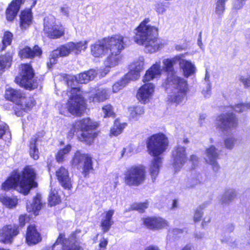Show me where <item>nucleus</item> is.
I'll return each mask as SVG.
<instances>
[{"label": "nucleus", "instance_id": "obj_1", "mask_svg": "<svg viewBox=\"0 0 250 250\" xmlns=\"http://www.w3.org/2000/svg\"><path fill=\"white\" fill-rule=\"evenodd\" d=\"M149 18L145 19L135 29L134 42L139 45L145 46V51L153 53L158 51L161 47L162 43L157 38L158 28L148 24Z\"/></svg>", "mask_w": 250, "mask_h": 250}, {"label": "nucleus", "instance_id": "obj_2", "mask_svg": "<svg viewBox=\"0 0 250 250\" xmlns=\"http://www.w3.org/2000/svg\"><path fill=\"white\" fill-rule=\"evenodd\" d=\"M35 178L34 169L30 166H27L24 168L21 175L17 171H13L2 184L1 189L6 191L14 188L20 193L27 195L32 188L37 187Z\"/></svg>", "mask_w": 250, "mask_h": 250}, {"label": "nucleus", "instance_id": "obj_3", "mask_svg": "<svg viewBox=\"0 0 250 250\" xmlns=\"http://www.w3.org/2000/svg\"><path fill=\"white\" fill-rule=\"evenodd\" d=\"M146 145L148 153L154 156L149 169L152 181L154 182L159 172V168L162 164V158L159 156L167 150L168 140L164 134L157 133L147 139Z\"/></svg>", "mask_w": 250, "mask_h": 250}, {"label": "nucleus", "instance_id": "obj_4", "mask_svg": "<svg viewBox=\"0 0 250 250\" xmlns=\"http://www.w3.org/2000/svg\"><path fill=\"white\" fill-rule=\"evenodd\" d=\"M167 85L168 100L176 104L181 103L188 91V81L176 74H171L167 78Z\"/></svg>", "mask_w": 250, "mask_h": 250}, {"label": "nucleus", "instance_id": "obj_5", "mask_svg": "<svg viewBox=\"0 0 250 250\" xmlns=\"http://www.w3.org/2000/svg\"><path fill=\"white\" fill-rule=\"evenodd\" d=\"M6 99L15 103L16 109L24 111L30 110L35 104L33 98L25 97L21 90L15 89L11 87L6 88L5 92Z\"/></svg>", "mask_w": 250, "mask_h": 250}, {"label": "nucleus", "instance_id": "obj_6", "mask_svg": "<svg viewBox=\"0 0 250 250\" xmlns=\"http://www.w3.org/2000/svg\"><path fill=\"white\" fill-rule=\"evenodd\" d=\"M98 124L93 122L90 118H86L76 121L73 126L74 131L76 130L82 131L80 140L87 144H90L93 139L97 136V133L94 131L98 127Z\"/></svg>", "mask_w": 250, "mask_h": 250}, {"label": "nucleus", "instance_id": "obj_7", "mask_svg": "<svg viewBox=\"0 0 250 250\" xmlns=\"http://www.w3.org/2000/svg\"><path fill=\"white\" fill-rule=\"evenodd\" d=\"M144 60L143 57H139L138 60L134 61L130 64L129 72L113 85L112 90L114 93H116L123 88L130 81L139 79L140 72L143 69Z\"/></svg>", "mask_w": 250, "mask_h": 250}, {"label": "nucleus", "instance_id": "obj_8", "mask_svg": "<svg viewBox=\"0 0 250 250\" xmlns=\"http://www.w3.org/2000/svg\"><path fill=\"white\" fill-rule=\"evenodd\" d=\"M87 47V42L81 41L78 42H70L61 46L56 50H54L51 54L50 62L51 64L56 63V58L59 57L67 56L71 52L78 55L82 50L84 51Z\"/></svg>", "mask_w": 250, "mask_h": 250}, {"label": "nucleus", "instance_id": "obj_9", "mask_svg": "<svg viewBox=\"0 0 250 250\" xmlns=\"http://www.w3.org/2000/svg\"><path fill=\"white\" fill-rule=\"evenodd\" d=\"M146 178L145 167L142 166H133L128 168L125 174V183L129 186H139L142 184Z\"/></svg>", "mask_w": 250, "mask_h": 250}, {"label": "nucleus", "instance_id": "obj_10", "mask_svg": "<svg viewBox=\"0 0 250 250\" xmlns=\"http://www.w3.org/2000/svg\"><path fill=\"white\" fill-rule=\"evenodd\" d=\"M21 69V77L16 78L17 83L30 90L37 87L38 84L34 79V72L32 66L29 64H22Z\"/></svg>", "mask_w": 250, "mask_h": 250}, {"label": "nucleus", "instance_id": "obj_11", "mask_svg": "<svg viewBox=\"0 0 250 250\" xmlns=\"http://www.w3.org/2000/svg\"><path fill=\"white\" fill-rule=\"evenodd\" d=\"M71 96L67 103V108L72 114L78 115L84 107V102L82 97V92L79 87H72L70 91Z\"/></svg>", "mask_w": 250, "mask_h": 250}, {"label": "nucleus", "instance_id": "obj_12", "mask_svg": "<svg viewBox=\"0 0 250 250\" xmlns=\"http://www.w3.org/2000/svg\"><path fill=\"white\" fill-rule=\"evenodd\" d=\"M216 128L223 133L235 128L238 125V120L233 113H222L216 118Z\"/></svg>", "mask_w": 250, "mask_h": 250}, {"label": "nucleus", "instance_id": "obj_13", "mask_svg": "<svg viewBox=\"0 0 250 250\" xmlns=\"http://www.w3.org/2000/svg\"><path fill=\"white\" fill-rule=\"evenodd\" d=\"M72 164L77 168H83V174L85 177L88 175L90 170L93 169L92 158L88 154H82L77 151L72 160Z\"/></svg>", "mask_w": 250, "mask_h": 250}, {"label": "nucleus", "instance_id": "obj_14", "mask_svg": "<svg viewBox=\"0 0 250 250\" xmlns=\"http://www.w3.org/2000/svg\"><path fill=\"white\" fill-rule=\"evenodd\" d=\"M44 31L51 39L59 38L64 33L62 28L55 24V18L51 15L44 19Z\"/></svg>", "mask_w": 250, "mask_h": 250}, {"label": "nucleus", "instance_id": "obj_15", "mask_svg": "<svg viewBox=\"0 0 250 250\" xmlns=\"http://www.w3.org/2000/svg\"><path fill=\"white\" fill-rule=\"evenodd\" d=\"M107 51L114 53H121L125 46V38L121 35H116L111 37L104 38Z\"/></svg>", "mask_w": 250, "mask_h": 250}, {"label": "nucleus", "instance_id": "obj_16", "mask_svg": "<svg viewBox=\"0 0 250 250\" xmlns=\"http://www.w3.org/2000/svg\"><path fill=\"white\" fill-rule=\"evenodd\" d=\"M173 165L176 170H179L187 161L186 148L180 146L175 147L172 152Z\"/></svg>", "mask_w": 250, "mask_h": 250}, {"label": "nucleus", "instance_id": "obj_17", "mask_svg": "<svg viewBox=\"0 0 250 250\" xmlns=\"http://www.w3.org/2000/svg\"><path fill=\"white\" fill-rule=\"evenodd\" d=\"M19 227L17 225H7L0 229V241L4 243H10L14 237L19 233Z\"/></svg>", "mask_w": 250, "mask_h": 250}, {"label": "nucleus", "instance_id": "obj_18", "mask_svg": "<svg viewBox=\"0 0 250 250\" xmlns=\"http://www.w3.org/2000/svg\"><path fill=\"white\" fill-rule=\"evenodd\" d=\"M154 85L152 83L144 84L138 90L137 97L142 103H145L149 101L154 92Z\"/></svg>", "mask_w": 250, "mask_h": 250}, {"label": "nucleus", "instance_id": "obj_19", "mask_svg": "<svg viewBox=\"0 0 250 250\" xmlns=\"http://www.w3.org/2000/svg\"><path fill=\"white\" fill-rule=\"evenodd\" d=\"M62 234L63 235V238L60 244H62V250H83L77 240L75 232H73L67 239L64 238V234Z\"/></svg>", "mask_w": 250, "mask_h": 250}, {"label": "nucleus", "instance_id": "obj_20", "mask_svg": "<svg viewBox=\"0 0 250 250\" xmlns=\"http://www.w3.org/2000/svg\"><path fill=\"white\" fill-rule=\"evenodd\" d=\"M219 152L217 148L213 146L206 150V161L212 166L213 170L216 172L220 169V166L216 160L219 157Z\"/></svg>", "mask_w": 250, "mask_h": 250}, {"label": "nucleus", "instance_id": "obj_21", "mask_svg": "<svg viewBox=\"0 0 250 250\" xmlns=\"http://www.w3.org/2000/svg\"><path fill=\"white\" fill-rule=\"evenodd\" d=\"M25 0H12L9 4L5 12L6 18L8 21H12L17 16L21 6Z\"/></svg>", "mask_w": 250, "mask_h": 250}, {"label": "nucleus", "instance_id": "obj_22", "mask_svg": "<svg viewBox=\"0 0 250 250\" xmlns=\"http://www.w3.org/2000/svg\"><path fill=\"white\" fill-rule=\"evenodd\" d=\"M179 65L183 76L186 78H188L196 72V68L194 64L190 61L182 58L181 55L180 57Z\"/></svg>", "mask_w": 250, "mask_h": 250}, {"label": "nucleus", "instance_id": "obj_23", "mask_svg": "<svg viewBox=\"0 0 250 250\" xmlns=\"http://www.w3.org/2000/svg\"><path fill=\"white\" fill-rule=\"evenodd\" d=\"M90 49L91 55L95 58L102 57L108 52L104 39L92 44Z\"/></svg>", "mask_w": 250, "mask_h": 250}, {"label": "nucleus", "instance_id": "obj_24", "mask_svg": "<svg viewBox=\"0 0 250 250\" xmlns=\"http://www.w3.org/2000/svg\"><path fill=\"white\" fill-rule=\"evenodd\" d=\"M144 225L149 229H158L167 226L166 221L160 217H147L144 219Z\"/></svg>", "mask_w": 250, "mask_h": 250}, {"label": "nucleus", "instance_id": "obj_25", "mask_svg": "<svg viewBox=\"0 0 250 250\" xmlns=\"http://www.w3.org/2000/svg\"><path fill=\"white\" fill-rule=\"evenodd\" d=\"M56 176L61 185L65 189H70L72 187L68 170L63 167L56 171Z\"/></svg>", "mask_w": 250, "mask_h": 250}, {"label": "nucleus", "instance_id": "obj_26", "mask_svg": "<svg viewBox=\"0 0 250 250\" xmlns=\"http://www.w3.org/2000/svg\"><path fill=\"white\" fill-rule=\"evenodd\" d=\"M42 238L34 225H30L27 229L26 241L29 245H35L40 242Z\"/></svg>", "mask_w": 250, "mask_h": 250}, {"label": "nucleus", "instance_id": "obj_27", "mask_svg": "<svg viewBox=\"0 0 250 250\" xmlns=\"http://www.w3.org/2000/svg\"><path fill=\"white\" fill-rule=\"evenodd\" d=\"M44 135L43 131L38 132L35 135L33 136L30 142L29 153L32 158L34 160H37L39 158V150L37 147V143L41 141V139Z\"/></svg>", "mask_w": 250, "mask_h": 250}, {"label": "nucleus", "instance_id": "obj_28", "mask_svg": "<svg viewBox=\"0 0 250 250\" xmlns=\"http://www.w3.org/2000/svg\"><path fill=\"white\" fill-rule=\"evenodd\" d=\"M160 62H156L149 69H148L144 77V83L148 82L155 78H157L161 74Z\"/></svg>", "mask_w": 250, "mask_h": 250}, {"label": "nucleus", "instance_id": "obj_29", "mask_svg": "<svg viewBox=\"0 0 250 250\" xmlns=\"http://www.w3.org/2000/svg\"><path fill=\"white\" fill-rule=\"evenodd\" d=\"M32 14L31 8L21 11L20 14V27L25 30L30 26L32 21Z\"/></svg>", "mask_w": 250, "mask_h": 250}, {"label": "nucleus", "instance_id": "obj_30", "mask_svg": "<svg viewBox=\"0 0 250 250\" xmlns=\"http://www.w3.org/2000/svg\"><path fill=\"white\" fill-rule=\"evenodd\" d=\"M19 54L22 58H32L41 56L42 50L38 45L34 46L33 49L27 46L21 50Z\"/></svg>", "mask_w": 250, "mask_h": 250}, {"label": "nucleus", "instance_id": "obj_31", "mask_svg": "<svg viewBox=\"0 0 250 250\" xmlns=\"http://www.w3.org/2000/svg\"><path fill=\"white\" fill-rule=\"evenodd\" d=\"M109 97V92L106 89H99L95 94H92L89 97V102H103Z\"/></svg>", "mask_w": 250, "mask_h": 250}, {"label": "nucleus", "instance_id": "obj_32", "mask_svg": "<svg viewBox=\"0 0 250 250\" xmlns=\"http://www.w3.org/2000/svg\"><path fill=\"white\" fill-rule=\"evenodd\" d=\"M42 203L41 202V195L37 194L33 199L32 203H27V210L29 212H33L35 215L38 214V211L42 208Z\"/></svg>", "mask_w": 250, "mask_h": 250}, {"label": "nucleus", "instance_id": "obj_33", "mask_svg": "<svg viewBox=\"0 0 250 250\" xmlns=\"http://www.w3.org/2000/svg\"><path fill=\"white\" fill-rule=\"evenodd\" d=\"M180 55H178L172 59H166L163 61L165 71L167 72V77L171 74L173 75L176 74L173 67V65L177 62H179Z\"/></svg>", "mask_w": 250, "mask_h": 250}, {"label": "nucleus", "instance_id": "obj_34", "mask_svg": "<svg viewBox=\"0 0 250 250\" xmlns=\"http://www.w3.org/2000/svg\"><path fill=\"white\" fill-rule=\"evenodd\" d=\"M96 75V71L94 69H90L80 74L75 78V80L79 83H86L93 80Z\"/></svg>", "mask_w": 250, "mask_h": 250}, {"label": "nucleus", "instance_id": "obj_35", "mask_svg": "<svg viewBox=\"0 0 250 250\" xmlns=\"http://www.w3.org/2000/svg\"><path fill=\"white\" fill-rule=\"evenodd\" d=\"M114 213V210H109L106 211L104 218L101 221V226L104 233H106L110 229L113 224L112 217Z\"/></svg>", "mask_w": 250, "mask_h": 250}, {"label": "nucleus", "instance_id": "obj_36", "mask_svg": "<svg viewBox=\"0 0 250 250\" xmlns=\"http://www.w3.org/2000/svg\"><path fill=\"white\" fill-rule=\"evenodd\" d=\"M12 61V56L10 52L0 56V75L10 67Z\"/></svg>", "mask_w": 250, "mask_h": 250}, {"label": "nucleus", "instance_id": "obj_37", "mask_svg": "<svg viewBox=\"0 0 250 250\" xmlns=\"http://www.w3.org/2000/svg\"><path fill=\"white\" fill-rule=\"evenodd\" d=\"M120 53L110 52L104 61V64L106 67L110 68L117 65L121 60Z\"/></svg>", "mask_w": 250, "mask_h": 250}, {"label": "nucleus", "instance_id": "obj_38", "mask_svg": "<svg viewBox=\"0 0 250 250\" xmlns=\"http://www.w3.org/2000/svg\"><path fill=\"white\" fill-rule=\"evenodd\" d=\"M237 196L236 191L233 188L226 189L221 195L220 200L222 204H229Z\"/></svg>", "mask_w": 250, "mask_h": 250}, {"label": "nucleus", "instance_id": "obj_39", "mask_svg": "<svg viewBox=\"0 0 250 250\" xmlns=\"http://www.w3.org/2000/svg\"><path fill=\"white\" fill-rule=\"evenodd\" d=\"M0 202L6 207L11 208L16 206L18 203L15 197H9L5 195L0 196Z\"/></svg>", "mask_w": 250, "mask_h": 250}, {"label": "nucleus", "instance_id": "obj_40", "mask_svg": "<svg viewBox=\"0 0 250 250\" xmlns=\"http://www.w3.org/2000/svg\"><path fill=\"white\" fill-rule=\"evenodd\" d=\"M229 0H217L215 13L219 18H222L226 9V3Z\"/></svg>", "mask_w": 250, "mask_h": 250}, {"label": "nucleus", "instance_id": "obj_41", "mask_svg": "<svg viewBox=\"0 0 250 250\" xmlns=\"http://www.w3.org/2000/svg\"><path fill=\"white\" fill-rule=\"evenodd\" d=\"M126 125V123L121 124L118 120H115L114 125L110 130L111 135L116 136L121 134Z\"/></svg>", "mask_w": 250, "mask_h": 250}, {"label": "nucleus", "instance_id": "obj_42", "mask_svg": "<svg viewBox=\"0 0 250 250\" xmlns=\"http://www.w3.org/2000/svg\"><path fill=\"white\" fill-rule=\"evenodd\" d=\"M71 149V146L67 145L64 148L60 150L56 155V160L59 163H62L63 161L65 155L68 154Z\"/></svg>", "mask_w": 250, "mask_h": 250}, {"label": "nucleus", "instance_id": "obj_43", "mask_svg": "<svg viewBox=\"0 0 250 250\" xmlns=\"http://www.w3.org/2000/svg\"><path fill=\"white\" fill-rule=\"evenodd\" d=\"M237 142V138L233 136L227 137L224 139V145L225 147L229 150L233 148L235 144Z\"/></svg>", "mask_w": 250, "mask_h": 250}, {"label": "nucleus", "instance_id": "obj_44", "mask_svg": "<svg viewBox=\"0 0 250 250\" xmlns=\"http://www.w3.org/2000/svg\"><path fill=\"white\" fill-rule=\"evenodd\" d=\"M49 205L51 207L58 204L61 202L60 196L58 195L57 192L52 191L50 194L49 199Z\"/></svg>", "mask_w": 250, "mask_h": 250}, {"label": "nucleus", "instance_id": "obj_45", "mask_svg": "<svg viewBox=\"0 0 250 250\" xmlns=\"http://www.w3.org/2000/svg\"><path fill=\"white\" fill-rule=\"evenodd\" d=\"M13 35L10 32H5L2 39V46L0 49L2 51L5 49L6 46L10 45L12 39Z\"/></svg>", "mask_w": 250, "mask_h": 250}, {"label": "nucleus", "instance_id": "obj_46", "mask_svg": "<svg viewBox=\"0 0 250 250\" xmlns=\"http://www.w3.org/2000/svg\"><path fill=\"white\" fill-rule=\"evenodd\" d=\"M206 207V204L200 205L195 211L194 214V221L195 222L200 221L202 217L203 212V209Z\"/></svg>", "mask_w": 250, "mask_h": 250}, {"label": "nucleus", "instance_id": "obj_47", "mask_svg": "<svg viewBox=\"0 0 250 250\" xmlns=\"http://www.w3.org/2000/svg\"><path fill=\"white\" fill-rule=\"evenodd\" d=\"M148 204L147 202L144 203H140L134 204L132 205L131 208L133 210H136L140 213L144 212L145 210L148 208Z\"/></svg>", "mask_w": 250, "mask_h": 250}, {"label": "nucleus", "instance_id": "obj_48", "mask_svg": "<svg viewBox=\"0 0 250 250\" xmlns=\"http://www.w3.org/2000/svg\"><path fill=\"white\" fill-rule=\"evenodd\" d=\"M169 2H159L155 5V10L158 14H163L168 7Z\"/></svg>", "mask_w": 250, "mask_h": 250}, {"label": "nucleus", "instance_id": "obj_49", "mask_svg": "<svg viewBox=\"0 0 250 250\" xmlns=\"http://www.w3.org/2000/svg\"><path fill=\"white\" fill-rule=\"evenodd\" d=\"M233 109L236 112H242L246 111L248 109H250V103H240L234 105Z\"/></svg>", "mask_w": 250, "mask_h": 250}, {"label": "nucleus", "instance_id": "obj_50", "mask_svg": "<svg viewBox=\"0 0 250 250\" xmlns=\"http://www.w3.org/2000/svg\"><path fill=\"white\" fill-rule=\"evenodd\" d=\"M103 111L104 113V117H107L114 115L113 108L110 104H106L102 107Z\"/></svg>", "mask_w": 250, "mask_h": 250}, {"label": "nucleus", "instance_id": "obj_51", "mask_svg": "<svg viewBox=\"0 0 250 250\" xmlns=\"http://www.w3.org/2000/svg\"><path fill=\"white\" fill-rule=\"evenodd\" d=\"M63 238V235L62 234H60L59 237L56 240L55 243L52 246H46L43 248L41 250H55V248L56 246L58 245H59L60 243L62 241V239Z\"/></svg>", "mask_w": 250, "mask_h": 250}, {"label": "nucleus", "instance_id": "obj_52", "mask_svg": "<svg viewBox=\"0 0 250 250\" xmlns=\"http://www.w3.org/2000/svg\"><path fill=\"white\" fill-rule=\"evenodd\" d=\"M248 0H234L232 4V8L235 10H239L243 7L246 1Z\"/></svg>", "mask_w": 250, "mask_h": 250}, {"label": "nucleus", "instance_id": "obj_53", "mask_svg": "<svg viewBox=\"0 0 250 250\" xmlns=\"http://www.w3.org/2000/svg\"><path fill=\"white\" fill-rule=\"evenodd\" d=\"M200 183L201 181L199 178H193L188 181L186 186L188 188H195Z\"/></svg>", "mask_w": 250, "mask_h": 250}, {"label": "nucleus", "instance_id": "obj_54", "mask_svg": "<svg viewBox=\"0 0 250 250\" xmlns=\"http://www.w3.org/2000/svg\"><path fill=\"white\" fill-rule=\"evenodd\" d=\"M240 80L243 83L245 87L250 86V77H246L244 76H241Z\"/></svg>", "mask_w": 250, "mask_h": 250}, {"label": "nucleus", "instance_id": "obj_55", "mask_svg": "<svg viewBox=\"0 0 250 250\" xmlns=\"http://www.w3.org/2000/svg\"><path fill=\"white\" fill-rule=\"evenodd\" d=\"M211 85L210 83H207V86L206 90H203L202 91L203 94L206 98H208L211 95Z\"/></svg>", "mask_w": 250, "mask_h": 250}, {"label": "nucleus", "instance_id": "obj_56", "mask_svg": "<svg viewBox=\"0 0 250 250\" xmlns=\"http://www.w3.org/2000/svg\"><path fill=\"white\" fill-rule=\"evenodd\" d=\"M134 109L135 110L136 113L138 115H141L144 113V108L142 106H136L134 107Z\"/></svg>", "mask_w": 250, "mask_h": 250}, {"label": "nucleus", "instance_id": "obj_57", "mask_svg": "<svg viewBox=\"0 0 250 250\" xmlns=\"http://www.w3.org/2000/svg\"><path fill=\"white\" fill-rule=\"evenodd\" d=\"M190 161L192 163V165L195 167L196 166L198 162V158L195 155H192L190 157Z\"/></svg>", "mask_w": 250, "mask_h": 250}, {"label": "nucleus", "instance_id": "obj_58", "mask_svg": "<svg viewBox=\"0 0 250 250\" xmlns=\"http://www.w3.org/2000/svg\"><path fill=\"white\" fill-rule=\"evenodd\" d=\"M108 243V241L106 239L103 238L102 240L100 241L99 246L101 248L105 249Z\"/></svg>", "mask_w": 250, "mask_h": 250}, {"label": "nucleus", "instance_id": "obj_59", "mask_svg": "<svg viewBox=\"0 0 250 250\" xmlns=\"http://www.w3.org/2000/svg\"><path fill=\"white\" fill-rule=\"evenodd\" d=\"M206 117H207V116L205 114H202L200 115L199 121V123H200V125H203V124L204 123V121L206 118Z\"/></svg>", "mask_w": 250, "mask_h": 250}, {"label": "nucleus", "instance_id": "obj_60", "mask_svg": "<svg viewBox=\"0 0 250 250\" xmlns=\"http://www.w3.org/2000/svg\"><path fill=\"white\" fill-rule=\"evenodd\" d=\"M19 223L21 227H23L25 225V217L21 215L19 217Z\"/></svg>", "mask_w": 250, "mask_h": 250}, {"label": "nucleus", "instance_id": "obj_61", "mask_svg": "<svg viewBox=\"0 0 250 250\" xmlns=\"http://www.w3.org/2000/svg\"><path fill=\"white\" fill-rule=\"evenodd\" d=\"M210 220H211V219L209 217L204 218V219L202 223V226L204 227V226L207 225V224H208V223L210 222Z\"/></svg>", "mask_w": 250, "mask_h": 250}, {"label": "nucleus", "instance_id": "obj_62", "mask_svg": "<svg viewBox=\"0 0 250 250\" xmlns=\"http://www.w3.org/2000/svg\"><path fill=\"white\" fill-rule=\"evenodd\" d=\"M172 232L173 233L174 235L177 236V235L179 234H182L183 233V231L182 229H174L173 231H172Z\"/></svg>", "mask_w": 250, "mask_h": 250}, {"label": "nucleus", "instance_id": "obj_63", "mask_svg": "<svg viewBox=\"0 0 250 250\" xmlns=\"http://www.w3.org/2000/svg\"><path fill=\"white\" fill-rule=\"evenodd\" d=\"M144 250H160L159 248L156 246H150L146 247Z\"/></svg>", "mask_w": 250, "mask_h": 250}, {"label": "nucleus", "instance_id": "obj_64", "mask_svg": "<svg viewBox=\"0 0 250 250\" xmlns=\"http://www.w3.org/2000/svg\"><path fill=\"white\" fill-rule=\"evenodd\" d=\"M182 250H195L193 246L190 245H186Z\"/></svg>", "mask_w": 250, "mask_h": 250}]
</instances>
